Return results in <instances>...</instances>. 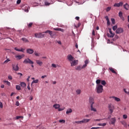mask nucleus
Instances as JSON below:
<instances>
[{
	"label": "nucleus",
	"instance_id": "nucleus-1",
	"mask_svg": "<svg viewBox=\"0 0 129 129\" xmlns=\"http://www.w3.org/2000/svg\"><path fill=\"white\" fill-rule=\"evenodd\" d=\"M96 90L97 93H102L103 86L102 85H97Z\"/></svg>",
	"mask_w": 129,
	"mask_h": 129
},
{
	"label": "nucleus",
	"instance_id": "nucleus-2",
	"mask_svg": "<svg viewBox=\"0 0 129 129\" xmlns=\"http://www.w3.org/2000/svg\"><path fill=\"white\" fill-rule=\"evenodd\" d=\"M44 33H45V34L48 33L51 38H54V36H56V32H53L51 30H46Z\"/></svg>",
	"mask_w": 129,
	"mask_h": 129
},
{
	"label": "nucleus",
	"instance_id": "nucleus-3",
	"mask_svg": "<svg viewBox=\"0 0 129 129\" xmlns=\"http://www.w3.org/2000/svg\"><path fill=\"white\" fill-rule=\"evenodd\" d=\"M24 64H34V61H32L30 58H26L23 61Z\"/></svg>",
	"mask_w": 129,
	"mask_h": 129
},
{
	"label": "nucleus",
	"instance_id": "nucleus-4",
	"mask_svg": "<svg viewBox=\"0 0 129 129\" xmlns=\"http://www.w3.org/2000/svg\"><path fill=\"white\" fill-rule=\"evenodd\" d=\"M108 108L109 110L110 111V114L113 112V110H114V106H113L112 104H110L108 105Z\"/></svg>",
	"mask_w": 129,
	"mask_h": 129
},
{
	"label": "nucleus",
	"instance_id": "nucleus-5",
	"mask_svg": "<svg viewBox=\"0 0 129 129\" xmlns=\"http://www.w3.org/2000/svg\"><path fill=\"white\" fill-rule=\"evenodd\" d=\"M108 30L109 31V33H109L107 34V37H110V38H113L114 37L115 34L112 33V31H111V28H108Z\"/></svg>",
	"mask_w": 129,
	"mask_h": 129
},
{
	"label": "nucleus",
	"instance_id": "nucleus-6",
	"mask_svg": "<svg viewBox=\"0 0 129 129\" xmlns=\"http://www.w3.org/2000/svg\"><path fill=\"white\" fill-rule=\"evenodd\" d=\"M35 38H38V39H40L41 38H44V34L42 33H35Z\"/></svg>",
	"mask_w": 129,
	"mask_h": 129
},
{
	"label": "nucleus",
	"instance_id": "nucleus-7",
	"mask_svg": "<svg viewBox=\"0 0 129 129\" xmlns=\"http://www.w3.org/2000/svg\"><path fill=\"white\" fill-rule=\"evenodd\" d=\"M71 63V66L73 67V66H76L77 64H78V60H74L70 62Z\"/></svg>",
	"mask_w": 129,
	"mask_h": 129
},
{
	"label": "nucleus",
	"instance_id": "nucleus-8",
	"mask_svg": "<svg viewBox=\"0 0 129 129\" xmlns=\"http://www.w3.org/2000/svg\"><path fill=\"white\" fill-rule=\"evenodd\" d=\"M116 121V119H115V118H112L110 119L109 124H113L114 125Z\"/></svg>",
	"mask_w": 129,
	"mask_h": 129
},
{
	"label": "nucleus",
	"instance_id": "nucleus-9",
	"mask_svg": "<svg viewBox=\"0 0 129 129\" xmlns=\"http://www.w3.org/2000/svg\"><path fill=\"white\" fill-rule=\"evenodd\" d=\"M12 68H13V70H14V71H19V64H17V65H15V64H12Z\"/></svg>",
	"mask_w": 129,
	"mask_h": 129
},
{
	"label": "nucleus",
	"instance_id": "nucleus-10",
	"mask_svg": "<svg viewBox=\"0 0 129 129\" xmlns=\"http://www.w3.org/2000/svg\"><path fill=\"white\" fill-rule=\"evenodd\" d=\"M123 33V29L121 28H118L116 30V34H121Z\"/></svg>",
	"mask_w": 129,
	"mask_h": 129
},
{
	"label": "nucleus",
	"instance_id": "nucleus-11",
	"mask_svg": "<svg viewBox=\"0 0 129 129\" xmlns=\"http://www.w3.org/2000/svg\"><path fill=\"white\" fill-rule=\"evenodd\" d=\"M67 58L70 62H72V61L74 60V57H73L71 54H69L67 56Z\"/></svg>",
	"mask_w": 129,
	"mask_h": 129
},
{
	"label": "nucleus",
	"instance_id": "nucleus-12",
	"mask_svg": "<svg viewBox=\"0 0 129 129\" xmlns=\"http://www.w3.org/2000/svg\"><path fill=\"white\" fill-rule=\"evenodd\" d=\"M25 56V55H17L15 56V58L17 59L18 60H21V59H23L24 57Z\"/></svg>",
	"mask_w": 129,
	"mask_h": 129
},
{
	"label": "nucleus",
	"instance_id": "nucleus-13",
	"mask_svg": "<svg viewBox=\"0 0 129 129\" xmlns=\"http://www.w3.org/2000/svg\"><path fill=\"white\" fill-rule=\"evenodd\" d=\"M26 52L28 53V54H32L34 53V50L32 48H28L27 50H26Z\"/></svg>",
	"mask_w": 129,
	"mask_h": 129
},
{
	"label": "nucleus",
	"instance_id": "nucleus-14",
	"mask_svg": "<svg viewBox=\"0 0 129 129\" xmlns=\"http://www.w3.org/2000/svg\"><path fill=\"white\" fill-rule=\"evenodd\" d=\"M123 3L120 2L119 3H115L114 5V7H116L117 8H119V7H122Z\"/></svg>",
	"mask_w": 129,
	"mask_h": 129
},
{
	"label": "nucleus",
	"instance_id": "nucleus-15",
	"mask_svg": "<svg viewBox=\"0 0 129 129\" xmlns=\"http://www.w3.org/2000/svg\"><path fill=\"white\" fill-rule=\"evenodd\" d=\"M89 103L91 105H93V104H94V99L92 97L89 98Z\"/></svg>",
	"mask_w": 129,
	"mask_h": 129
},
{
	"label": "nucleus",
	"instance_id": "nucleus-16",
	"mask_svg": "<svg viewBox=\"0 0 129 129\" xmlns=\"http://www.w3.org/2000/svg\"><path fill=\"white\" fill-rule=\"evenodd\" d=\"M14 50H15V51H17L18 52H22L23 53H24V50H25V49L21 48V49H20L17 47H15Z\"/></svg>",
	"mask_w": 129,
	"mask_h": 129
},
{
	"label": "nucleus",
	"instance_id": "nucleus-17",
	"mask_svg": "<svg viewBox=\"0 0 129 129\" xmlns=\"http://www.w3.org/2000/svg\"><path fill=\"white\" fill-rule=\"evenodd\" d=\"M90 107L91 111H94V112H97V110L96 109V108L94 107L93 105H91Z\"/></svg>",
	"mask_w": 129,
	"mask_h": 129
},
{
	"label": "nucleus",
	"instance_id": "nucleus-18",
	"mask_svg": "<svg viewBox=\"0 0 129 129\" xmlns=\"http://www.w3.org/2000/svg\"><path fill=\"white\" fill-rule=\"evenodd\" d=\"M89 121H90V119H85V118H84L82 120V123H86V122H89Z\"/></svg>",
	"mask_w": 129,
	"mask_h": 129
},
{
	"label": "nucleus",
	"instance_id": "nucleus-19",
	"mask_svg": "<svg viewBox=\"0 0 129 129\" xmlns=\"http://www.w3.org/2000/svg\"><path fill=\"white\" fill-rule=\"evenodd\" d=\"M36 62L39 66H42L43 65V62L40 60H36Z\"/></svg>",
	"mask_w": 129,
	"mask_h": 129
},
{
	"label": "nucleus",
	"instance_id": "nucleus-20",
	"mask_svg": "<svg viewBox=\"0 0 129 129\" xmlns=\"http://www.w3.org/2000/svg\"><path fill=\"white\" fill-rule=\"evenodd\" d=\"M53 107H54V108L55 109H59V108L60 107V104H55L53 105Z\"/></svg>",
	"mask_w": 129,
	"mask_h": 129
},
{
	"label": "nucleus",
	"instance_id": "nucleus-21",
	"mask_svg": "<svg viewBox=\"0 0 129 129\" xmlns=\"http://www.w3.org/2000/svg\"><path fill=\"white\" fill-rule=\"evenodd\" d=\"M119 17L120 18V19L122 20V21H124V18L122 17V12L121 11L119 12Z\"/></svg>",
	"mask_w": 129,
	"mask_h": 129
},
{
	"label": "nucleus",
	"instance_id": "nucleus-22",
	"mask_svg": "<svg viewBox=\"0 0 129 129\" xmlns=\"http://www.w3.org/2000/svg\"><path fill=\"white\" fill-rule=\"evenodd\" d=\"M109 70H110V71H111L112 73H114V74H117V73H116V72L114 71V69L113 68H109Z\"/></svg>",
	"mask_w": 129,
	"mask_h": 129
},
{
	"label": "nucleus",
	"instance_id": "nucleus-23",
	"mask_svg": "<svg viewBox=\"0 0 129 129\" xmlns=\"http://www.w3.org/2000/svg\"><path fill=\"white\" fill-rule=\"evenodd\" d=\"M123 7L125 9V10H126V11H128V9H129L128 4L126 3L125 5H124Z\"/></svg>",
	"mask_w": 129,
	"mask_h": 129
},
{
	"label": "nucleus",
	"instance_id": "nucleus-24",
	"mask_svg": "<svg viewBox=\"0 0 129 129\" xmlns=\"http://www.w3.org/2000/svg\"><path fill=\"white\" fill-rule=\"evenodd\" d=\"M53 30L54 31H59L60 32H64V29H61V28H53Z\"/></svg>",
	"mask_w": 129,
	"mask_h": 129
},
{
	"label": "nucleus",
	"instance_id": "nucleus-25",
	"mask_svg": "<svg viewBox=\"0 0 129 129\" xmlns=\"http://www.w3.org/2000/svg\"><path fill=\"white\" fill-rule=\"evenodd\" d=\"M25 7L26 8V9L24 10L25 12L26 13H29V9H30L29 6L28 5H25Z\"/></svg>",
	"mask_w": 129,
	"mask_h": 129
},
{
	"label": "nucleus",
	"instance_id": "nucleus-26",
	"mask_svg": "<svg viewBox=\"0 0 129 129\" xmlns=\"http://www.w3.org/2000/svg\"><path fill=\"white\" fill-rule=\"evenodd\" d=\"M72 112V109L71 108H69L67 109L66 111V114H69V113H71Z\"/></svg>",
	"mask_w": 129,
	"mask_h": 129
},
{
	"label": "nucleus",
	"instance_id": "nucleus-27",
	"mask_svg": "<svg viewBox=\"0 0 129 129\" xmlns=\"http://www.w3.org/2000/svg\"><path fill=\"white\" fill-rule=\"evenodd\" d=\"M21 40L22 41H23V42H24V43H29V40H28V39H27L26 38H22L21 39Z\"/></svg>",
	"mask_w": 129,
	"mask_h": 129
},
{
	"label": "nucleus",
	"instance_id": "nucleus-28",
	"mask_svg": "<svg viewBox=\"0 0 129 129\" xmlns=\"http://www.w3.org/2000/svg\"><path fill=\"white\" fill-rule=\"evenodd\" d=\"M112 98L114 99V100H115V101H117V102H118L120 100V99H119V98H117V97H114V96L112 97Z\"/></svg>",
	"mask_w": 129,
	"mask_h": 129
},
{
	"label": "nucleus",
	"instance_id": "nucleus-29",
	"mask_svg": "<svg viewBox=\"0 0 129 129\" xmlns=\"http://www.w3.org/2000/svg\"><path fill=\"white\" fill-rule=\"evenodd\" d=\"M76 94H77L78 95H79V94H81V90H80V89H77V90L76 91Z\"/></svg>",
	"mask_w": 129,
	"mask_h": 129
},
{
	"label": "nucleus",
	"instance_id": "nucleus-30",
	"mask_svg": "<svg viewBox=\"0 0 129 129\" xmlns=\"http://www.w3.org/2000/svg\"><path fill=\"white\" fill-rule=\"evenodd\" d=\"M122 124H123V125H124V126L125 127H127V124H126V122L124 121H122L121 122Z\"/></svg>",
	"mask_w": 129,
	"mask_h": 129
},
{
	"label": "nucleus",
	"instance_id": "nucleus-31",
	"mask_svg": "<svg viewBox=\"0 0 129 129\" xmlns=\"http://www.w3.org/2000/svg\"><path fill=\"white\" fill-rule=\"evenodd\" d=\"M81 69H82V68L80 66H78V67H77L76 68V70H77L78 71H80V70H81Z\"/></svg>",
	"mask_w": 129,
	"mask_h": 129
},
{
	"label": "nucleus",
	"instance_id": "nucleus-32",
	"mask_svg": "<svg viewBox=\"0 0 129 129\" xmlns=\"http://www.w3.org/2000/svg\"><path fill=\"white\" fill-rule=\"evenodd\" d=\"M11 61V59L10 58H7L4 62V64H7L9 62Z\"/></svg>",
	"mask_w": 129,
	"mask_h": 129
},
{
	"label": "nucleus",
	"instance_id": "nucleus-33",
	"mask_svg": "<svg viewBox=\"0 0 129 129\" xmlns=\"http://www.w3.org/2000/svg\"><path fill=\"white\" fill-rule=\"evenodd\" d=\"M4 82L5 83H6L8 86H11V82H9L8 81H4Z\"/></svg>",
	"mask_w": 129,
	"mask_h": 129
},
{
	"label": "nucleus",
	"instance_id": "nucleus-34",
	"mask_svg": "<svg viewBox=\"0 0 129 129\" xmlns=\"http://www.w3.org/2000/svg\"><path fill=\"white\" fill-rule=\"evenodd\" d=\"M38 82H39V80H33L31 83V85H32V84H34V83H38Z\"/></svg>",
	"mask_w": 129,
	"mask_h": 129
},
{
	"label": "nucleus",
	"instance_id": "nucleus-35",
	"mask_svg": "<svg viewBox=\"0 0 129 129\" xmlns=\"http://www.w3.org/2000/svg\"><path fill=\"white\" fill-rule=\"evenodd\" d=\"M74 123H78V124H82V120L81 121H76L74 122Z\"/></svg>",
	"mask_w": 129,
	"mask_h": 129
},
{
	"label": "nucleus",
	"instance_id": "nucleus-36",
	"mask_svg": "<svg viewBox=\"0 0 129 129\" xmlns=\"http://www.w3.org/2000/svg\"><path fill=\"white\" fill-rule=\"evenodd\" d=\"M101 82V80H97L96 81V84H97V85H99Z\"/></svg>",
	"mask_w": 129,
	"mask_h": 129
},
{
	"label": "nucleus",
	"instance_id": "nucleus-37",
	"mask_svg": "<svg viewBox=\"0 0 129 129\" xmlns=\"http://www.w3.org/2000/svg\"><path fill=\"white\" fill-rule=\"evenodd\" d=\"M101 85H104V86H105V85H106V82L105 81H104V80H102V81H101Z\"/></svg>",
	"mask_w": 129,
	"mask_h": 129
},
{
	"label": "nucleus",
	"instance_id": "nucleus-38",
	"mask_svg": "<svg viewBox=\"0 0 129 129\" xmlns=\"http://www.w3.org/2000/svg\"><path fill=\"white\" fill-rule=\"evenodd\" d=\"M98 125H99V126H105V125H106V123H99Z\"/></svg>",
	"mask_w": 129,
	"mask_h": 129
},
{
	"label": "nucleus",
	"instance_id": "nucleus-39",
	"mask_svg": "<svg viewBox=\"0 0 129 129\" xmlns=\"http://www.w3.org/2000/svg\"><path fill=\"white\" fill-rule=\"evenodd\" d=\"M21 86L22 87H26V84L24 82L21 83Z\"/></svg>",
	"mask_w": 129,
	"mask_h": 129
},
{
	"label": "nucleus",
	"instance_id": "nucleus-40",
	"mask_svg": "<svg viewBox=\"0 0 129 129\" xmlns=\"http://www.w3.org/2000/svg\"><path fill=\"white\" fill-rule=\"evenodd\" d=\"M16 119H20V118H24V116H17L16 117Z\"/></svg>",
	"mask_w": 129,
	"mask_h": 129
},
{
	"label": "nucleus",
	"instance_id": "nucleus-41",
	"mask_svg": "<svg viewBox=\"0 0 129 129\" xmlns=\"http://www.w3.org/2000/svg\"><path fill=\"white\" fill-rule=\"evenodd\" d=\"M65 109V108L63 107L62 108H59L58 109V111H62Z\"/></svg>",
	"mask_w": 129,
	"mask_h": 129
},
{
	"label": "nucleus",
	"instance_id": "nucleus-42",
	"mask_svg": "<svg viewBox=\"0 0 129 129\" xmlns=\"http://www.w3.org/2000/svg\"><path fill=\"white\" fill-rule=\"evenodd\" d=\"M16 88L17 90H21V86L20 85H16Z\"/></svg>",
	"mask_w": 129,
	"mask_h": 129
},
{
	"label": "nucleus",
	"instance_id": "nucleus-43",
	"mask_svg": "<svg viewBox=\"0 0 129 129\" xmlns=\"http://www.w3.org/2000/svg\"><path fill=\"white\" fill-rule=\"evenodd\" d=\"M59 122L65 123V122H66V121L65 120L61 119L59 120Z\"/></svg>",
	"mask_w": 129,
	"mask_h": 129
},
{
	"label": "nucleus",
	"instance_id": "nucleus-44",
	"mask_svg": "<svg viewBox=\"0 0 129 129\" xmlns=\"http://www.w3.org/2000/svg\"><path fill=\"white\" fill-rule=\"evenodd\" d=\"M52 67H53V68H57V66H58V65H56L54 63H52L51 64Z\"/></svg>",
	"mask_w": 129,
	"mask_h": 129
},
{
	"label": "nucleus",
	"instance_id": "nucleus-45",
	"mask_svg": "<svg viewBox=\"0 0 129 129\" xmlns=\"http://www.w3.org/2000/svg\"><path fill=\"white\" fill-rule=\"evenodd\" d=\"M111 10V7H109L106 8V12H109Z\"/></svg>",
	"mask_w": 129,
	"mask_h": 129
},
{
	"label": "nucleus",
	"instance_id": "nucleus-46",
	"mask_svg": "<svg viewBox=\"0 0 129 129\" xmlns=\"http://www.w3.org/2000/svg\"><path fill=\"white\" fill-rule=\"evenodd\" d=\"M34 55L35 56H40V53L37 52V51H35L34 52Z\"/></svg>",
	"mask_w": 129,
	"mask_h": 129
},
{
	"label": "nucleus",
	"instance_id": "nucleus-47",
	"mask_svg": "<svg viewBox=\"0 0 129 129\" xmlns=\"http://www.w3.org/2000/svg\"><path fill=\"white\" fill-rule=\"evenodd\" d=\"M88 63H89V59H86L85 61V63L86 65H87V64H88Z\"/></svg>",
	"mask_w": 129,
	"mask_h": 129
},
{
	"label": "nucleus",
	"instance_id": "nucleus-48",
	"mask_svg": "<svg viewBox=\"0 0 129 129\" xmlns=\"http://www.w3.org/2000/svg\"><path fill=\"white\" fill-rule=\"evenodd\" d=\"M32 26H33V23H30L28 24V28H31L32 27Z\"/></svg>",
	"mask_w": 129,
	"mask_h": 129
},
{
	"label": "nucleus",
	"instance_id": "nucleus-49",
	"mask_svg": "<svg viewBox=\"0 0 129 129\" xmlns=\"http://www.w3.org/2000/svg\"><path fill=\"white\" fill-rule=\"evenodd\" d=\"M123 118H124V119H126V118H127V115L126 114L123 115Z\"/></svg>",
	"mask_w": 129,
	"mask_h": 129
},
{
	"label": "nucleus",
	"instance_id": "nucleus-50",
	"mask_svg": "<svg viewBox=\"0 0 129 129\" xmlns=\"http://www.w3.org/2000/svg\"><path fill=\"white\" fill-rule=\"evenodd\" d=\"M111 21L112 24H115V20H114V19H113V18L111 19Z\"/></svg>",
	"mask_w": 129,
	"mask_h": 129
},
{
	"label": "nucleus",
	"instance_id": "nucleus-51",
	"mask_svg": "<svg viewBox=\"0 0 129 129\" xmlns=\"http://www.w3.org/2000/svg\"><path fill=\"white\" fill-rule=\"evenodd\" d=\"M117 30V26H113V30H114V31H115V30Z\"/></svg>",
	"mask_w": 129,
	"mask_h": 129
},
{
	"label": "nucleus",
	"instance_id": "nucleus-52",
	"mask_svg": "<svg viewBox=\"0 0 129 129\" xmlns=\"http://www.w3.org/2000/svg\"><path fill=\"white\" fill-rule=\"evenodd\" d=\"M45 6H50L51 5V4L47 2H45Z\"/></svg>",
	"mask_w": 129,
	"mask_h": 129
},
{
	"label": "nucleus",
	"instance_id": "nucleus-53",
	"mask_svg": "<svg viewBox=\"0 0 129 129\" xmlns=\"http://www.w3.org/2000/svg\"><path fill=\"white\" fill-rule=\"evenodd\" d=\"M87 67V65L85 64L82 67V69H84V68H86Z\"/></svg>",
	"mask_w": 129,
	"mask_h": 129
},
{
	"label": "nucleus",
	"instance_id": "nucleus-54",
	"mask_svg": "<svg viewBox=\"0 0 129 129\" xmlns=\"http://www.w3.org/2000/svg\"><path fill=\"white\" fill-rule=\"evenodd\" d=\"M123 91L126 93V94H128L129 95V92L126 91V90L125 89H123Z\"/></svg>",
	"mask_w": 129,
	"mask_h": 129
},
{
	"label": "nucleus",
	"instance_id": "nucleus-55",
	"mask_svg": "<svg viewBox=\"0 0 129 129\" xmlns=\"http://www.w3.org/2000/svg\"><path fill=\"white\" fill-rule=\"evenodd\" d=\"M21 2H22L21 0H18V1H17V5H20V4H21Z\"/></svg>",
	"mask_w": 129,
	"mask_h": 129
},
{
	"label": "nucleus",
	"instance_id": "nucleus-56",
	"mask_svg": "<svg viewBox=\"0 0 129 129\" xmlns=\"http://www.w3.org/2000/svg\"><path fill=\"white\" fill-rule=\"evenodd\" d=\"M8 79H9V80H12L13 79V77H12V76H9Z\"/></svg>",
	"mask_w": 129,
	"mask_h": 129
},
{
	"label": "nucleus",
	"instance_id": "nucleus-57",
	"mask_svg": "<svg viewBox=\"0 0 129 129\" xmlns=\"http://www.w3.org/2000/svg\"><path fill=\"white\" fill-rule=\"evenodd\" d=\"M0 107L1 108H3V107H4V106L3 105V103H2V102H0Z\"/></svg>",
	"mask_w": 129,
	"mask_h": 129
},
{
	"label": "nucleus",
	"instance_id": "nucleus-58",
	"mask_svg": "<svg viewBox=\"0 0 129 129\" xmlns=\"http://www.w3.org/2000/svg\"><path fill=\"white\" fill-rule=\"evenodd\" d=\"M16 105H17V106H19V105H20V103L19 102V101H17L16 102Z\"/></svg>",
	"mask_w": 129,
	"mask_h": 129
},
{
	"label": "nucleus",
	"instance_id": "nucleus-59",
	"mask_svg": "<svg viewBox=\"0 0 129 129\" xmlns=\"http://www.w3.org/2000/svg\"><path fill=\"white\" fill-rule=\"evenodd\" d=\"M92 34L93 36H95V31L94 30H93Z\"/></svg>",
	"mask_w": 129,
	"mask_h": 129
},
{
	"label": "nucleus",
	"instance_id": "nucleus-60",
	"mask_svg": "<svg viewBox=\"0 0 129 129\" xmlns=\"http://www.w3.org/2000/svg\"><path fill=\"white\" fill-rule=\"evenodd\" d=\"M107 24L108 26H109L110 25V21H109V20H108L107 21Z\"/></svg>",
	"mask_w": 129,
	"mask_h": 129
},
{
	"label": "nucleus",
	"instance_id": "nucleus-61",
	"mask_svg": "<svg viewBox=\"0 0 129 129\" xmlns=\"http://www.w3.org/2000/svg\"><path fill=\"white\" fill-rule=\"evenodd\" d=\"M100 127H93L91 129H97V128H100Z\"/></svg>",
	"mask_w": 129,
	"mask_h": 129
},
{
	"label": "nucleus",
	"instance_id": "nucleus-62",
	"mask_svg": "<svg viewBox=\"0 0 129 129\" xmlns=\"http://www.w3.org/2000/svg\"><path fill=\"white\" fill-rule=\"evenodd\" d=\"M29 100H33V96H30L29 97Z\"/></svg>",
	"mask_w": 129,
	"mask_h": 129
},
{
	"label": "nucleus",
	"instance_id": "nucleus-63",
	"mask_svg": "<svg viewBox=\"0 0 129 129\" xmlns=\"http://www.w3.org/2000/svg\"><path fill=\"white\" fill-rule=\"evenodd\" d=\"M105 18L106 19V20L107 21H109V19L108 18V16H106L105 17Z\"/></svg>",
	"mask_w": 129,
	"mask_h": 129
},
{
	"label": "nucleus",
	"instance_id": "nucleus-64",
	"mask_svg": "<svg viewBox=\"0 0 129 129\" xmlns=\"http://www.w3.org/2000/svg\"><path fill=\"white\" fill-rule=\"evenodd\" d=\"M57 43H58L59 44V45L62 44V42H61V41H57Z\"/></svg>",
	"mask_w": 129,
	"mask_h": 129
}]
</instances>
